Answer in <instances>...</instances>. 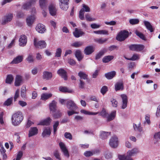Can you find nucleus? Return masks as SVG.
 Instances as JSON below:
<instances>
[{
  "label": "nucleus",
  "instance_id": "f257e3e1",
  "mask_svg": "<svg viewBox=\"0 0 160 160\" xmlns=\"http://www.w3.org/2000/svg\"><path fill=\"white\" fill-rule=\"evenodd\" d=\"M23 119L22 113L18 111L14 113L11 118L12 124L14 126H17L20 124Z\"/></svg>",
  "mask_w": 160,
  "mask_h": 160
},
{
  "label": "nucleus",
  "instance_id": "f03ea898",
  "mask_svg": "<svg viewBox=\"0 0 160 160\" xmlns=\"http://www.w3.org/2000/svg\"><path fill=\"white\" fill-rule=\"evenodd\" d=\"M139 152L138 148H135L131 150H128L127 152L126 155L119 156V158L120 160H133L131 157L137 154Z\"/></svg>",
  "mask_w": 160,
  "mask_h": 160
},
{
  "label": "nucleus",
  "instance_id": "7ed1b4c3",
  "mask_svg": "<svg viewBox=\"0 0 160 160\" xmlns=\"http://www.w3.org/2000/svg\"><path fill=\"white\" fill-rule=\"evenodd\" d=\"M129 35L128 32L126 30H123L119 32L118 34L116 39L119 41H122L127 38Z\"/></svg>",
  "mask_w": 160,
  "mask_h": 160
},
{
  "label": "nucleus",
  "instance_id": "20e7f679",
  "mask_svg": "<svg viewBox=\"0 0 160 160\" xmlns=\"http://www.w3.org/2000/svg\"><path fill=\"white\" fill-rule=\"evenodd\" d=\"M130 50L137 52H141L144 48V46L142 44H132L128 46Z\"/></svg>",
  "mask_w": 160,
  "mask_h": 160
},
{
  "label": "nucleus",
  "instance_id": "39448f33",
  "mask_svg": "<svg viewBox=\"0 0 160 160\" xmlns=\"http://www.w3.org/2000/svg\"><path fill=\"white\" fill-rule=\"evenodd\" d=\"M90 11V8L88 6L85 5H82V8L79 11V18L82 20H83L84 19V12H89Z\"/></svg>",
  "mask_w": 160,
  "mask_h": 160
},
{
  "label": "nucleus",
  "instance_id": "423d86ee",
  "mask_svg": "<svg viewBox=\"0 0 160 160\" xmlns=\"http://www.w3.org/2000/svg\"><path fill=\"white\" fill-rule=\"evenodd\" d=\"M34 44L37 48L42 49L45 48L47 46L46 42L44 41H37L36 39H34Z\"/></svg>",
  "mask_w": 160,
  "mask_h": 160
},
{
  "label": "nucleus",
  "instance_id": "0eeeda50",
  "mask_svg": "<svg viewBox=\"0 0 160 160\" xmlns=\"http://www.w3.org/2000/svg\"><path fill=\"white\" fill-rule=\"evenodd\" d=\"M118 144V138L116 136L112 137L110 140L109 144L113 148H117Z\"/></svg>",
  "mask_w": 160,
  "mask_h": 160
},
{
  "label": "nucleus",
  "instance_id": "6e6552de",
  "mask_svg": "<svg viewBox=\"0 0 160 160\" xmlns=\"http://www.w3.org/2000/svg\"><path fill=\"white\" fill-rule=\"evenodd\" d=\"M59 144L60 148L64 156L67 158H68L69 156V155L65 144L63 142H60Z\"/></svg>",
  "mask_w": 160,
  "mask_h": 160
},
{
  "label": "nucleus",
  "instance_id": "1a4fd4ad",
  "mask_svg": "<svg viewBox=\"0 0 160 160\" xmlns=\"http://www.w3.org/2000/svg\"><path fill=\"white\" fill-rule=\"evenodd\" d=\"M66 106L67 108L69 110L72 109L77 110L78 109V107L76 104L72 100L68 101L67 102Z\"/></svg>",
  "mask_w": 160,
  "mask_h": 160
},
{
  "label": "nucleus",
  "instance_id": "9d476101",
  "mask_svg": "<svg viewBox=\"0 0 160 160\" xmlns=\"http://www.w3.org/2000/svg\"><path fill=\"white\" fill-rule=\"evenodd\" d=\"M36 17L34 16H28L26 19V22L28 26L30 27L35 22Z\"/></svg>",
  "mask_w": 160,
  "mask_h": 160
},
{
  "label": "nucleus",
  "instance_id": "9b49d317",
  "mask_svg": "<svg viewBox=\"0 0 160 160\" xmlns=\"http://www.w3.org/2000/svg\"><path fill=\"white\" fill-rule=\"evenodd\" d=\"M13 17L12 14H9L5 16L2 19L1 23L2 25H5L10 22L12 19Z\"/></svg>",
  "mask_w": 160,
  "mask_h": 160
},
{
  "label": "nucleus",
  "instance_id": "f8f14e48",
  "mask_svg": "<svg viewBox=\"0 0 160 160\" xmlns=\"http://www.w3.org/2000/svg\"><path fill=\"white\" fill-rule=\"evenodd\" d=\"M26 36L24 35H22L20 36L19 39V45L22 47L24 46L27 42Z\"/></svg>",
  "mask_w": 160,
  "mask_h": 160
},
{
  "label": "nucleus",
  "instance_id": "ddd939ff",
  "mask_svg": "<svg viewBox=\"0 0 160 160\" xmlns=\"http://www.w3.org/2000/svg\"><path fill=\"white\" fill-rule=\"evenodd\" d=\"M122 100V104L121 106L122 109H124L127 107L128 103V97L125 94H121L120 95Z\"/></svg>",
  "mask_w": 160,
  "mask_h": 160
},
{
  "label": "nucleus",
  "instance_id": "4468645a",
  "mask_svg": "<svg viewBox=\"0 0 160 160\" xmlns=\"http://www.w3.org/2000/svg\"><path fill=\"white\" fill-rule=\"evenodd\" d=\"M57 73L60 76L64 79L66 80L67 79V72L63 69L61 68L59 69L57 72Z\"/></svg>",
  "mask_w": 160,
  "mask_h": 160
},
{
  "label": "nucleus",
  "instance_id": "2eb2a0df",
  "mask_svg": "<svg viewBox=\"0 0 160 160\" xmlns=\"http://www.w3.org/2000/svg\"><path fill=\"white\" fill-rule=\"evenodd\" d=\"M95 50V48L92 46H89L86 47L84 50V52L86 55L91 54Z\"/></svg>",
  "mask_w": 160,
  "mask_h": 160
},
{
  "label": "nucleus",
  "instance_id": "dca6fc26",
  "mask_svg": "<svg viewBox=\"0 0 160 160\" xmlns=\"http://www.w3.org/2000/svg\"><path fill=\"white\" fill-rule=\"evenodd\" d=\"M38 130L37 127L31 128L29 131L28 136L29 137L35 135L38 133Z\"/></svg>",
  "mask_w": 160,
  "mask_h": 160
},
{
  "label": "nucleus",
  "instance_id": "f3484780",
  "mask_svg": "<svg viewBox=\"0 0 160 160\" xmlns=\"http://www.w3.org/2000/svg\"><path fill=\"white\" fill-rule=\"evenodd\" d=\"M22 81V77L21 75H17L16 76L14 82L15 86L17 87L20 86Z\"/></svg>",
  "mask_w": 160,
  "mask_h": 160
},
{
  "label": "nucleus",
  "instance_id": "a211bd4d",
  "mask_svg": "<svg viewBox=\"0 0 160 160\" xmlns=\"http://www.w3.org/2000/svg\"><path fill=\"white\" fill-rule=\"evenodd\" d=\"M36 29L38 32L41 33H43L46 31L45 26L41 23H39L37 25Z\"/></svg>",
  "mask_w": 160,
  "mask_h": 160
},
{
  "label": "nucleus",
  "instance_id": "6ab92c4d",
  "mask_svg": "<svg viewBox=\"0 0 160 160\" xmlns=\"http://www.w3.org/2000/svg\"><path fill=\"white\" fill-rule=\"evenodd\" d=\"M52 77V74L51 72L44 71L43 73L42 78L46 80L51 79Z\"/></svg>",
  "mask_w": 160,
  "mask_h": 160
},
{
  "label": "nucleus",
  "instance_id": "aec40b11",
  "mask_svg": "<svg viewBox=\"0 0 160 160\" xmlns=\"http://www.w3.org/2000/svg\"><path fill=\"white\" fill-rule=\"evenodd\" d=\"M52 94L51 93H44L41 95L40 99L43 101H46L52 97Z\"/></svg>",
  "mask_w": 160,
  "mask_h": 160
},
{
  "label": "nucleus",
  "instance_id": "412c9836",
  "mask_svg": "<svg viewBox=\"0 0 160 160\" xmlns=\"http://www.w3.org/2000/svg\"><path fill=\"white\" fill-rule=\"evenodd\" d=\"M49 10L50 13L52 16H54L56 15L57 10L54 5H51L49 6Z\"/></svg>",
  "mask_w": 160,
  "mask_h": 160
},
{
  "label": "nucleus",
  "instance_id": "4be33fe9",
  "mask_svg": "<svg viewBox=\"0 0 160 160\" xmlns=\"http://www.w3.org/2000/svg\"><path fill=\"white\" fill-rule=\"evenodd\" d=\"M52 121V119L50 117H48L46 119L41 121L38 125H49L50 124Z\"/></svg>",
  "mask_w": 160,
  "mask_h": 160
},
{
  "label": "nucleus",
  "instance_id": "5701e85b",
  "mask_svg": "<svg viewBox=\"0 0 160 160\" xmlns=\"http://www.w3.org/2000/svg\"><path fill=\"white\" fill-rule=\"evenodd\" d=\"M73 34L75 37L78 38L84 35V33L81 29L76 28L75 31L73 32Z\"/></svg>",
  "mask_w": 160,
  "mask_h": 160
},
{
  "label": "nucleus",
  "instance_id": "b1692460",
  "mask_svg": "<svg viewBox=\"0 0 160 160\" xmlns=\"http://www.w3.org/2000/svg\"><path fill=\"white\" fill-rule=\"evenodd\" d=\"M51 133L50 128L49 127H47L44 129L42 133V136L43 137H45L49 136Z\"/></svg>",
  "mask_w": 160,
  "mask_h": 160
},
{
  "label": "nucleus",
  "instance_id": "393cba45",
  "mask_svg": "<svg viewBox=\"0 0 160 160\" xmlns=\"http://www.w3.org/2000/svg\"><path fill=\"white\" fill-rule=\"evenodd\" d=\"M75 54L76 58L79 61H81L83 58V56L80 50H77L75 52Z\"/></svg>",
  "mask_w": 160,
  "mask_h": 160
},
{
  "label": "nucleus",
  "instance_id": "a878e982",
  "mask_svg": "<svg viewBox=\"0 0 160 160\" xmlns=\"http://www.w3.org/2000/svg\"><path fill=\"white\" fill-rule=\"evenodd\" d=\"M99 152L98 150H93L92 151H87L84 153V155L86 157H91Z\"/></svg>",
  "mask_w": 160,
  "mask_h": 160
},
{
  "label": "nucleus",
  "instance_id": "bb28decb",
  "mask_svg": "<svg viewBox=\"0 0 160 160\" xmlns=\"http://www.w3.org/2000/svg\"><path fill=\"white\" fill-rule=\"evenodd\" d=\"M110 134L109 132L101 131L100 133V137L102 139H105L110 135Z\"/></svg>",
  "mask_w": 160,
  "mask_h": 160
},
{
  "label": "nucleus",
  "instance_id": "cd10ccee",
  "mask_svg": "<svg viewBox=\"0 0 160 160\" xmlns=\"http://www.w3.org/2000/svg\"><path fill=\"white\" fill-rule=\"evenodd\" d=\"M116 74V72L115 71H112L107 73H105V76L106 78L108 79H111Z\"/></svg>",
  "mask_w": 160,
  "mask_h": 160
},
{
  "label": "nucleus",
  "instance_id": "c85d7f7f",
  "mask_svg": "<svg viewBox=\"0 0 160 160\" xmlns=\"http://www.w3.org/2000/svg\"><path fill=\"white\" fill-rule=\"evenodd\" d=\"M49 108L50 111L54 113L56 110V102L54 101H53L49 104Z\"/></svg>",
  "mask_w": 160,
  "mask_h": 160
},
{
  "label": "nucleus",
  "instance_id": "c756f323",
  "mask_svg": "<svg viewBox=\"0 0 160 160\" xmlns=\"http://www.w3.org/2000/svg\"><path fill=\"white\" fill-rule=\"evenodd\" d=\"M23 59L22 56H18L15 58L11 62V64H17L21 62Z\"/></svg>",
  "mask_w": 160,
  "mask_h": 160
},
{
  "label": "nucleus",
  "instance_id": "7c9ffc66",
  "mask_svg": "<svg viewBox=\"0 0 160 160\" xmlns=\"http://www.w3.org/2000/svg\"><path fill=\"white\" fill-rule=\"evenodd\" d=\"M116 113V111L115 110L112 112L109 115H108L106 118L107 120L109 121L113 119L115 117Z\"/></svg>",
  "mask_w": 160,
  "mask_h": 160
},
{
  "label": "nucleus",
  "instance_id": "2f4dec72",
  "mask_svg": "<svg viewBox=\"0 0 160 160\" xmlns=\"http://www.w3.org/2000/svg\"><path fill=\"white\" fill-rule=\"evenodd\" d=\"M144 23L147 28L151 32H152L154 31V29L150 22L147 21H144Z\"/></svg>",
  "mask_w": 160,
  "mask_h": 160
},
{
  "label": "nucleus",
  "instance_id": "473e14b6",
  "mask_svg": "<svg viewBox=\"0 0 160 160\" xmlns=\"http://www.w3.org/2000/svg\"><path fill=\"white\" fill-rule=\"evenodd\" d=\"M59 90L60 92H68L71 93L73 92V91L72 90L69 89L63 86L60 87L59 88Z\"/></svg>",
  "mask_w": 160,
  "mask_h": 160
},
{
  "label": "nucleus",
  "instance_id": "72a5a7b5",
  "mask_svg": "<svg viewBox=\"0 0 160 160\" xmlns=\"http://www.w3.org/2000/svg\"><path fill=\"white\" fill-rule=\"evenodd\" d=\"M114 57L112 55H108L104 56L102 59V61L104 63H107L113 59Z\"/></svg>",
  "mask_w": 160,
  "mask_h": 160
},
{
  "label": "nucleus",
  "instance_id": "f704fd0d",
  "mask_svg": "<svg viewBox=\"0 0 160 160\" xmlns=\"http://www.w3.org/2000/svg\"><path fill=\"white\" fill-rule=\"evenodd\" d=\"M80 112L81 113L85 115H96L98 113V112H90L88 111L85 110V109H82L80 110Z\"/></svg>",
  "mask_w": 160,
  "mask_h": 160
},
{
  "label": "nucleus",
  "instance_id": "c9c22d12",
  "mask_svg": "<svg viewBox=\"0 0 160 160\" xmlns=\"http://www.w3.org/2000/svg\"><path fill=\"white\" fill-rule=\"evenodd\" d=\"M123 89V84L122 82H118L115 85V89L116 91L120 90H122Z\"/></svg>",
  "mask_w": 160,
  "mask_h": 160
},
{
  "label": "nucleus",
  "instance_id": "e433bc0d",
  "mask_svg": "<svg viewBox=\"0 0 160 160\" xmlns=\"http://www.w3.org/2000/svg\"><path fill=\"white\" fill-rule=\"evenodd\" d=\"M133 127L134 130L135 131H138L139 132L142 131V128L141 126L140 123H138V124L133 123Z\"/></svg>",
  "mask_w": 160,
  "mask_h": 160
},
{
  "label": "nucleus",
  "instance_id": "4c0bfd02",
  "mask_svg": "<svg viewBox=\"0 0 160 160\" xmlns=\"http://www.w3.org/2000/svg\"><path fill=\"white\" fill-rule=\"evenodd\" d=\"M34 4L29 1V2L24 3L22 5V8L24 9L28 10L29 8L32 5Z\"/></svg>",
  "mask_w": 160,
  "mask_h": 160
},
{
  "label": "nucleus",
  "instance_id": "58836bf2",
  "mask_svg": "<svg viewBox=\"0 0 160 160\" xmlns=\"http://www.w3.org/2000/svg\"><path fill=\"white\" fill-rule=\"evenodd\" d=\"M104 155L107 159H111L112 157V153L108 151H105L104 152Z\"/></svg>",
  "mask_w": 160,
  "mask_h": 160
},
{
  "label": "nucleus",
  "instance_id": "ea45409f",
  "mask_svg": "<svg viewBox=\"0 0 160 160\" xmlns=\"http://www.w3.org/2000/svg\"><path fill=\"white\" fill-rule=\"evenodd\" d=\"M60 6L61 9L66 11L68 8V2L60 3Z\"/></svg>",
  "mask_w": 160,
  "mask_h": 160
},
{
  "label": "nucleus",
  "instance_id": "a19ab883",
  "mask_svg": "<svg viewBox=\"0 0 160 160\" xmlns=\"http://www.w3.org/2000/svg\"><path fill=\"white\" fill-rule=\"evenodd\" d=\"M13 78L12 75L11 74L8 75L6 79V83L8 84H10L13 80Z\"/></svg>",
  "mask_w": 160,
  "mask_h": 160
},
{
  "label": "nucleus",
  "instance_id": "79ce46f5",
  "mask_svg": "<svg viewBox=\"0 0 160 160\" xmlns=\"http://www.w3.org/2000/svg\"><path fill=\"white\" fill-rule=\"evenodd\" d=\"M93 32L94 33L98 34H108V31L106 30H99L98 31H94Z\"/></svg>",
  "mask_w": 160,
  "mask_h": 160
},
{
  "label": "nucleus",
  "instance_id": "37998d69",
  "mask_svg": "<svg viewBox=\"0 0 160 160\" xmlns=\"http://www.w3.org/2000/svg\"><path fill=\"white\" fill-rule=\"evenodd\" d=\"M83 44V42H82L78 41L73 43L71 44V46L75 48H78L82 46Z\"/></svg>",
  "mask_w": 160,
  "mask_h": 160
},
{
  "label": "nucleus",
  "instance_id": "c03bdc74",
  "mask_svg": "<svg viewBox=\"0 0 160 160\" xmlns=\"http://www.w3.org/2000/svg\"><path fill=\"white\" fill-rule=\"evenodd\" d=\"M47 1L46 0H39V4L40 7L42 8H45L47 5Z\"/></svg>",
  "mask_w": 160,
  "mask_h": 160
},
{
  "label": "nucleus",
  "instance_id": "a18cd8bd",
  "mask_svg": "<svg viewBox=\"0 0 160 160\" xmlns=\"http://www.w3.org/2000/svg\"><path fill=\"white\" fill-rule=\"evenodd\" d=\"M13 98H10L8 99L4 103L3 105L4 106H8L10 105L12 103Z\"/></svg>",
  "mask_w": 160,
  "mask_h": 160
},
{
  "label": "nucleus",
  "instance_id": "49530a36",
  "mask_svg": "<svg viewBox=\"0 0 160 160\" xmlns=\"http://www.w3.org/2000/svg\"><path fill=\"white\" fill-rule=\"evenodd\" d=\"M0 152L2 155L3 156V158L4 159H6L7 158L5 153L6 151L3 146L1 147V148L0 149Z\"/></svg>",
  "mask_w": 160,
  "mask_h": 160
},
{
  "label": "nucleus",
  "instance_id": "de8ad7c7",
  "mask_svg": "<svg viewBox=\"0 0 160 160\" xmlns=\"http://www.w3.org/2000/svg\"><path fill=\"white\" fill-rule=\"evenodd\" d=\"M59 122L58 121H56L54 122L53 125V133L55 134L58 129V126L59 125Z\"/></svg>",
  "mask_w": 160,
  "mask_h": 160
},
{
  "label": "nucleus",
  "instance_id": "09e8293b",
  "mask_svg": "<svg viewBox=\"0 0 160 160\" xmlns=\"http://www.w3.org/2000/svg\"><path fill=\"white\" fill-rule=\"evenodd\" d=\"M78 75L81 79H87V75L82 72H80L78 74Z\"/></svg>",
  "mask_w": 160,
  "mask_h": 160
},
{
  "label": "nucleus",
  "instance_id": "8fccbe9b",
  "mask_svg": "<svg viewBox=\"0 0 160 160\" xmlns=\"http://www.w3.org/2000/svg\"><path fill=\"white\" fill-rule=\"evenodd\" d=\"M54 112L55 113L53 114V117L55 119L60 118L62 116V113L59 111Z\"/></svg>",
  "mask_w": 160,
  "mask_h": 160
},
{
  "label": "nucleus",
  "instance_id": "3c124183",
  "mask_svg": "<svg viewBox=\"0 0 160 160\" xmlns=\"http://www.w3.org/2000/svg\"><path fill=\"white\" fill-rule=\"evenodd\" d=\"M111 102L112 107L116 108L118 107V101L113 98L111 99Z\"/></svg>",
  "mask_w": 160,
  "mask_h": 160
},
{
  "label": "nucleus",
  "instance_id": "603ef678",
  "mask_svg": "<svg viewBox=\"0 0 160 160\" xmlns=\"http://www.w3.org/2000/svg\"><path fill=\"white\" fill-rule=\"evenodd\" d=\"M26 60L29 62H33L34 61L33 55L31 54H29L26 58Z\"/></svg>",
  "mask_w": 160,
  "mask_h": 160
},
{
  "label": "nucleus",
  "instance_id": "864d4df0",
  "mask_svg": "<svg viewBox=\"0 0 160 160\" xmlns=\"http://www.w3.org/2000/svg\"><path fill=\"white\" fill-rule=\"evenodd\" d=\"M62 52V49L60 48H58L57 49L55 53V57H60L61 55Z\"/></svg>",
  "mask_w": 160,
  "mask_h": 160
},
{
  "label": "nucleus",
  "instance_id": "5fc2aeb1",
  "mask_svg": "<svg viewBox=\"0 0 160 160\" xmlns=\"http://www.w3.org/2000/svg\"><path fill=\"white\" fill-rule=\"evenodd\" d=\"M105 51L104 50L100 51L98 53L95 57L96 59H99L102 55H103L105 52Z\"/></svg>",
  "mask_w": 160,
  "mask_h": 160
},
{
  "label": "nucleus",
  "instance_id": "6e6d98bb",
  "mask_svg": "<svg viewBox=\"0 0 160 160\" xmlns=\"http://www.w3.org/2000/svg\"><path fill=\"white\" fill-rule=\"evenodd\" d=\"M135 33L141 39L144 40L145 39V37L144 35L141 32H140L137 30H136L135 31Z\"/></svg>",
  "mask_w": 160,
  "mask_h": 160
},
{
  "label": "nucleus",
  "instance_id": "4d7b16f0",
  "mask_svg": "<svg viewBox=\"0 0 160 160\" xmlns=\"http://www.w3.org/2000/svg\"><path fill=\"white\" fill-rule=\"evenodd\" d=\"M129 22L131 24L134 25L138 23L139 20L138 19H130Z\"/></svg>",
  "mask_w": 160,
  "mask_h": 160
},
{
  "label": "nucleus",
  "instance_id": "13d9d810",
  "mask_svg": "<svg viewBox=\"0 0 160 160\" xmlns=\"http://www.w3.org/2000/svg\"><path fill=\"white\" fill-rule=\"evenodd\" d=\"M26 92V87L22 86L21 90V95L23 98L25 97V93Z\"/></svg>",
  "mask_w": 160,
  "mask_h": 160
},
{
  "label": "nucleus",
  "instance_id": "bf43d9fd",
  "mask_svg": "<svg viewBox=\"0 0 160 160\" xmlns=\"http://www.w3.org/2000/svg\"><path fill=\"white\" fill-rule=\"evenodd\" d=\"M139 59V54H133L132 57L130 58V60L135 61L138 60Z\"/></svg>",
  "mask_w": 160,
  "mask_h": 160
},
{
  "label": "nucleus",
  "instance_id": "052dcab7",
  "mask_svg": "<svg viewBox=\"0 0 160 160\" xmlns=\"http://www.w3.org/2000/svg\"><path fill=\"white\" fill-rule=\"evenodd\" d=\"M65 137L67 138L69 140H71L72 139V137L71 134L68 132H66L64 134Z\"/></svg>",
  "mask_w": 160,
  "mask_h": 160
},
{
  "label": "nucleus",
  "instance_id": "680f3d73",
  "mask_svg": "<svg viewBox=\"0 0 160 160\" xmlns=\"http://www.w3.org/2000/svg\"><path fill=\"white\" fill-rule=\"evenodd\" d=\"M74 110V109H72L68 110L67 111V113L69 116H71L74 114H78V112H76L75 110Z\"/></svg>",
  "mask_w": 160,
  "mask_h": 160
},
{
  "label": "nucleus",
  "instance_id": "e2e57ef3",
  "mask_svg": "<svg viewBox=\"0 0 160 160\" xmlns=\"http://www.w3.org/2000/svg\"><path fill=\"white\" fill-rule=\"evenodd\" d=\"M95 41L99 44H102L107 41V39H103L102 38H96Z\"/></svg>",
  "mask_w": 160,
  "mask_h": 160
},
{
  "label": "nucleus",
  "instance_id": "0e129e2a",
  "mask_svg": "<svg viewBox=\"0 0 160 160\" xmlns=\"http://www.w3.org/2000/svg\"><path fill=\"white\" fill-rule=\"evenodd\" d=\"M30 13L31 14L30 16H34L35 17H36L37 12L35 8L34 7L32 8L30 11Z\"/></svg>",
  "mask_w": 160,
  "mask_h": 160
},
{
  "label": "nucleus",
  "instance_id": "69168bd1",
  "mask_svg": "<svg viewBox=\"0 0 160 160\" xmlns=\"http://www.w3.org/2000/svg\"><path fill=\"white\" fill-rule=\"evenodd\" d=\"M19 89H17L16 91L14 97V99L15 101H16L17 99L18 98L19 95Z\"/></svg>",
  "mask_w": 160,
  "mask_h": 160
},
{
  "label": "nucleus",
  "instance_id": "338daca9",
  "mask_svg": "<svg viewBox=\"0 0 160 160\" xmlns=\"http://www.w3.org/2000/svg\"><path fill=\"white\" fill-rule=\"evenodd\" d=\"M23 155V152L19 151L18 153L16 160H20Z\"/></svg>",
  "mask_w": 160,
  "mask_h": 160
},
{
  "label": "nucleus",
  "instance_id": "774afa93",
  "mask_svg": "<svg viewBox=\"0 0 160 160\" xmlns=\"http://www.w3.org/2000/svg\"><path fill=\"white\" fill-rule=\"evenodd\" d=\"M100 115L104 117H106L108 115V113H107L105 110L103 109L101 112H100Z\"/></svg>",
  "mask_w": 160,
  "mask_h": 160
}]
</instances>
